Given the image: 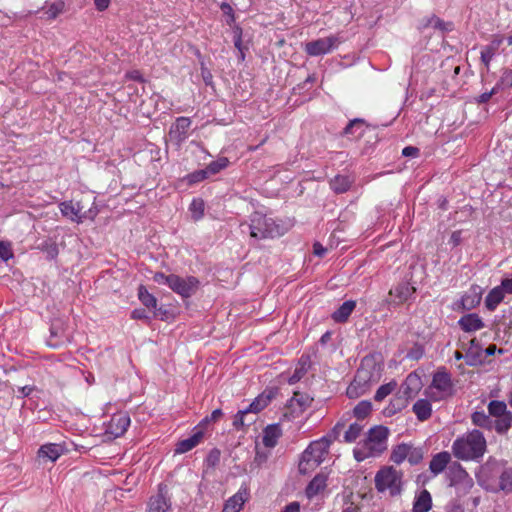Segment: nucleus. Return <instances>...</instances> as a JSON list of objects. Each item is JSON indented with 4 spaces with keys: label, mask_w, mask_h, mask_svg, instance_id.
<instances>
[{
    "label": "nucleus",
    "mask_w": 512,
    "mask_h": 512,
    "mask_svg": "<svg viewBox=\"0 0 512 512\" xmlns=\"http://www.w3.org/2000/svg\"><path fill=\"white\" fill-rule=\"evenodd\" d=\"M389 434V429L382 425L370 428L366 437L353 450L355 460L362 462L380 456L388 447Z\"/></svg>",
    "instance_id": "1"
},
{
    "label": "nucleus",
    "mask_w": 512,
    "mask_h": 512,
    "mask_svg": "<svg viewBox=\"0 0 512 512\" xmlns=\"http://www.w3.org/2000/svg\"><path fill=\"white\" fill-rule=\"evenodd\" d=\"M486 447L483 433L474 429L453 442L452 452L460 460H476L484 455Z\"/></svg>",
    "instance_id": "2"
},
{
    "label": "nucleus",
    "mask_w": 512,
    "mask_h": 512,
    "mask_svg": "<svg viewBox=\"0 0 512 512\" xmlns=\"http://www.w3.org/2000/svg\"><path fill=\"white\" fill-rule=\"evenodd\" d=\"M240 228L243 233L249 232L250 237L256 240L275 238L283 234L274 219L258 211L250 215L249 223H241Z\"/></svg>",
    "instance_id": "3"
},
{
    "label": "nucleus",
    "mask_w": 512,
    "mask_h": 512,
    "mask_svg": "<svg viewBox=\"0 0 512 512\" xmlns=\"http://www.w3.org/2000/svg\"><path fill=\"white\" fill-rule=\"evenodd\" d=\"M331 444V439L326 436L320 440L313 441L302 453L299 462V472L301 474H309L315 470L325 459Z\"/></svg>",
    "instance_id": "4"
},
{
    "label": "nucleus",
    "mask_w": 512,
    "mask_h": 512,
    "mask_svg": "<svg viewBox=\"0 0 512 512\" xmlns=\"http://www.w3.org/2000/svg\"><path fill=\"white\" fill-rule=\"evenodd\" d=\"M374 482L378 492L397 496L402 491V472L392 466H385L376 473Z\"/></svg>",
    "instance_id": "5"
},
{
    "label": "nucleus",
    "mask_w": 512,
    "mask_h": 512,
    "mask_svg": "<svg viewBox=\"0 0 512 512\" xmlns=\"http://www.w3.org/2000/svg\"><path fill=\"white\" fill-rule=\"evenodd\" d=\"M429 390V396L434 400L451 396L453 394V384L450 374L445 371L436 372Z\"/></svg>",
    "instance_id": "6"
},
{
    "label": "nucleus",
    "mask_w": 512,
    "mask_h": 512,
    "mask_svg": "<svg viewBox=\"0 0 512 512\" xmlns=\"http://www.w3.org/2000/svg\"><path fill=\"white\" fill-rule=\"evenodd\" d=\"M341 42L342 39L338 35H330L307 42L304 50L309 56L317 57L330 53L336 49Z\"/></svg>",
    "instance_id": "7"
},
{
    "label": "nucleus",
    "mask_w": 512,
    "mask_h": 512,
    "mask_svg": "<svg viewBox=\"0 0 512 512\" xmlns=\"http://www.w3.org/2000/svg\"><path fill=\"white\" fill-rule=\"evenodd\" d=\"M420 384V378L416 374L410 373L402 384L399 395L392 401L394 409L400 410L404 408L407 405L408 399L417 393Z\"/></svg>",
    "instance_id": "8"
},
{
    "label": "nucleus",
    "mask_w": 512,
    "mask_h": 512,
    "mask_svg": "<svg viewBox=\"0 0 512 512\" xmlns=\"http://www.w3.org/2000/svg\"><path fill=\"white\" fill-rule=\"evenodd\" d=\"M271 397L266 396L264 394L259 395L254 399L252 403L249 404L243 410H239L234 417L233 426L236 429L243 428L244 418L250 415H257L261 410H263L270 402Z\"/></svg>",
    "instance_id": "9"
},
{
    "label": "nucleus",
    "mask_w": 512,
    "mask_h": 512,
    "mask_svg": "<svg viewBox=\"0 0 512 512\" xmlns=\"http://www.w3.org/2000/svg\"><path fill=\"white\" fill-rule=\"evenodd\" d=\"M271 397L266 396L264 394L259 395L254 399L252 403L249 404L243 410H239L234 417L233 426L236 429L243 428L244 418L250 415H257L261 410H263L270 402Z\"/></svg>",
    "instance_id": "10"
},
{
    "label": "nucleus",
    "mask_w": 512,
    "mask_h": 512,
    "mask_svg": "<svg viewBox=\"0 0 512 512\" xmlns=\"http://www.w3.org/2000/svg\"><path fill=\"white\" fill-rule=\"evenodd\" d=\"M199 287V280L193 276L180 277L174 274L170 289L183 298L192 296Z\"/></svg>",
    "instance_id": "11"
},
{
    "label": "nucleus",
    "mask_w": 512,
    "mask_h": 512,
    "mask_svg": "<svg viewBox=\"0 0 512 512\" xmlns=\"http://www.w3.org/2000/svg\"><path fill=\"white\" fill-rule=\"evenodd\" d=\"M69 340L70 336L65 321L61 318L54 319L50 326V336L47 340L48 346L51 348H58Z\"/></svg>",
    "instance_id": "12"
},
{
    "label": "nucleus",
    "mask_w": 512,
    "mask_h": 512,
    "mask_svg": "<svg viewBox=\"0 0 512 512\" xmlns=\"http://www.w3.org/2000/svg\"><path fill=\"white\" fill-rule=\"evenodd\" d=\"M171 506L168 486L164 483H160L158 485L157 494L151 496L148 501V512H169Z\"/></svg>",
    "instance_id": "13"
},
{
    "label": "nucleus",
    "mask_w": 512,
    "mask_h": 512,
    "mask_svg": "<svg viewBox=\"0 0 512 512\" xmlns=\"http://www.w3.org/2000/svg\"><path fill=\"white\" fill-rule=\"evenodd\" d=\"M450 485L462 490L464 493L473 487V479L462 468L460 464H453L449 467Z\"/></svg>",
    "instance_id": "14"
},
{
    "label": "nucleus",
    "mask_w": 512,
    "mask_h": 512,
    "mask_svg": "<svg viewBox=\"0 0 512 512\" xmlns=\"http://www.w3.org/2000/svg\"><path fill=\"white\" fill-rule=\"evenodd\" d=\"M383 371V365L377 361L375 356H366L362 359L361 364L357 372H364L366 378L373 385L378 383L381 379Z\"/></svg>",
    "instance_id": "15"
},
{
    "label": "nucleus",
    "mask_w": 512,
    "mask_h": 512,
    "mask_svg": "<svg viewBox=\"0 0 512 512\" xmlns=\"http://www.w3.org/2000/svg\"><path fill=\"white\" fill-rule=\"evenodd\" d=\"M191 120L188 117H178L169 130V137L172 142L181 145L188 137V130Z\"/></svg>",
    "instance_id": "16"
},
{
    "label": "nucleus",
    "mask_w": 512,
    "mask_h": 512,
    "mask_svg": "<svg viewBox=\"0 0 512 512\" xmlns=\"http://www.w3.org/2000/svg\"><path fill=\"white\" fill-rule=\"evenodd\" d=\"M366 377L367 376L364 372H356L354 380L348 386L346 391L349 398H358L370 390L373 384L369 382Z\"/></svg>",
    "instance_id": "17"
},
{
    "label": "nucleus",
    "mask_w": 512,
    "mask_h": 512,
    "mask_svg": "<svg viewBox=\"0 0 512 512\" xmlns=\"http://www.w3.org/2000/svg\"><path fill=\"white\" fill-rule=\"evenodd\" d=\"M415 292V288L409 283H400L389 291L388 302L394 305H400L407 301Z\"/></svg>",
    "instance_id": "18"
},
{
    "label": "nucleus",
    "mask_w": 512,
    "mask_h": 512,
    "mask_svg": "<svg viewBox=\"0 0 512 512\" xmlns=\"http://www.w3.org/2000/svg\"><path fill=\"white\" fill-rule=\"evenodd\" d=\"M130 425V417L127 414H115L108 425V432L115 437L123 435Z\"/></svg>",
    "instance_id": "19"
},
{
    "label": "nucleus",
    "mask_w": 512,
    "mask_h": 512,
    "mask_svg": "<svg viewBox=\"0 0 512 512\" xmlns=\"http://www.w3.org/2000/svg\"><path fill=\"white\" fill-rule=\"evenodd\" d=\"M503 42V38L496 36L492 39V41L483 46L480 52V59L481 62L486 66V68H489L490 62L493 59V57L498 53L499 48Z\"/></svg>",
    "instance_id": "20"
},
{
    "label": "nucleus",
    "mask_w": 512,
    "mask_h": 512,
    "mask_svg": "<svg viewBox=\"0 0 512 512\" xmlns=\"http://www.w3.org/2000/svg\"><path fill=\"white\" fill-rule=\"evenodd\" d=\"M64 451L65 449L61 444L47 443L39 448L38 456L54 462L64 453Z\"/></svg>",
    "instance_id": "21"
},
{
    "label": "nucleus",
    "mask_w": 512,
    "mask_h": 512,
    "mask_svg": "<svg viewBox=\"0 0 512 512\" xmlns=\"http://www.w3.org/2000/svg\"><path fill=\"white\" fill-rule=\"evenodd\" d=\"M458 324L465 332H475L484 327L482 319L474 313L461 317Z\"/></svg>",
    "instance_id": "22"
},
{
    "label": "nucleus",
    "mask_w": 512,
    "mask_h": 512,
    "mask_svg": "<svg viewBox=\"0 0 512 512\" xmlns=\"http://www.w3.org/2000/svg\"><path fill=\"white\" fill-rule=\"evenodd\" d=\"M60 211L63 214V216L69 218L71 221L80 223L82 222V214L79 203H73L72 201H65L62 202L60 205Z\"/></svg>",
    "instance_id": "23"
},
{
    "label": "nucleus",
    "mask_w": 512,
    "mask_h": 512,
    "mask_svg": "<svg viewBox=\"0 0 512 512\" xmlns=\"http://www.w3.org/2000/svg\"><path fill=\"white\" fill-rule=\"evenodd\" d=\"M203 438V432L201 430L196 431L192 436L187 439H183L176 444L175 453L183 454L194 447H196Z\"/></svg>",
    "instance_id": "24"
},
{
    "label": "nucleus",
    "mask_w": 512,
    "mask_h": 512,
    "mask_svg": "<svg viewBox=\"0 0 512 512\" xmlns=\"http://www.w3.org/2000/svg\"><path fill=\"white\" fill-rule=\"evenodd\" d=\"M482 296V290L479 286H472L469 291L462 297L461 303L464 309L471 310L476 307Z\"/></svg>",
    "instance_id": "25"
},
{
    "label": "nucleus",
    "mask_w": 512,
    "mask_h": 512,
    "mask_svg": "<svg viewBox=\"0 0 512 512\" xmlns=\"http://www.w3.org/2000/svg\"><path fill=\"white\" fill-rule=\"evenodd\" d=\"M282 435V430L280 428V425L273 424L269 425L264 429L263 432V444L267 448H273L276 446L278 439Z\"/></svg>",
    "instance_id": "26"
},
{
    "label": "nucleus",
    "mask_w": 512,
    "mask_h": 512,
    "mask_svg": "<svg viewBox=\"0 0 512 512\" xmlns=\"http://www.w3.org/2000/svg\"><path fill=\"white\" fill-rule=\"evenodd\" d=\"M432 507V497L426 489L420 491L413 502V512H428Z\"/></svg>",
    "instance_id": "27"
},
{
    "label": "nucleus",
    "mask_w": 512,
    "mask_h": 512,
    "mask_svg": "<svg viewBox=\"0 0 512 512\" xmlns=\"http://www.w3.org/2000/svg\"><path fill=\"white\" fill-rule=\"evenodd\" d=\"M450 459L451 456L448 452H440L436 454L430 461V471L435 475L443 472L448 463L450 462Z\"/></svg>",
    "instance_id": "28"
},
{
    "label": "nucleus",
    "mask_w": 512,
    "mask_h": 512,
    "mask_svg": "<svg viewBox=\"0 0 512 512\" xmlns=\"http://www.w3.org/2000/svg\"><path fill=\"white\" fill-rule=\"evenodd\" d=\"M356 302L353 300L345 301L336 311L332 314V319L335 322L343 323L347 321L353 310L355 309Z\"/></svg>",
    "instance_id": "29"
},
{
    "label": "nucleus",
    "mask_w": 512,
    "mask_h": 512,
    "mask_svg": "<svg viewBox=\"0 0 512 512\" xmlns=\"http://www.w3.org/2000/svg\"><path fill=\"white\" fill-rule=\"evenodd\" d=\"M505 293L499 286L494 287L485 298V307L489 311H494L503 301Z\"/></svg>",
    "instance_id": "30"
},
{
    "label": "nucleus",
    "mask_w": 512,
    "mask_h": 512,
    "mask_svg": "<svg viewBox=\"0 0 512 512\" xmlns=\"http://www.w3.org/2000/svg\"><path fill=\"white\" fill-rule=\"evenodd\" d=\"M327 478L323 474L316 475L308 484L306 488V495L308 498L316 496L319 492L326 487Z\"/></svg>",
    "instance_id": "31"
},
{
    "label": "nucleus",
    "mask_w": 512,
    "mask_h": 512,
    "mask_svg": "<svg viewBox=\"0 0 512 512\" xmlns=\"http://www.w3.org/2000/svg\"><path fill=\"white\" fill-rule=\"evenodd\" d=\"M413 412L417 416L418 420L425 421L430 418L432 413V407L428 400L419 399L413 405Z\"/></svg>",
    "instance_id": "32"
},
{
    "label": "nucleus",
    "mask_w": 512,
    "mask_h": 512,
    "mask_svg": "<svg viewBox=\"0 0 512 512\" xmlns=\"http://www.w3.org/2000/svg\"><path fill=\"white\" fill-rule=\"evenodd\" d=\"M244 495H245V492L243 493V492L239 491L238 493H236L235 495L230 497L225 502L222 512H240V510L242 509V507L246 501V498L244 497Z\"/></svg>",
    "instance_id": "33"
},
{
    "label": "nucleus",
    "mask_w": 512,
    "mask_h": 512,
    "mask_svg": "<svg viewBox=\"0 0 512 512\" xmlns=\"http://www.w3.org/2000/svg\"><path fill=\"white\" fill-rule=\"evenodd\" d=\"M351 184L352 180L346 175H337L330 181V187L336 193H344L348 191Z\"/></svg>",
    "instance_id": "34"
},
{
    "label": "nucleus",
    "mask_w": 512,
    "mask_h": 512,
    "mask_svg": "<svg viewBox=\"0 0 512 512\" xmlns=\"http://www.w3.org/2000/svg\"><path fill=\"white\" fill-rule=\"evenodd\" d=\"M496 418L494 423L495 430L500 434L506 433L512 426V412L507 411Z\"/></svg>",
    "instance_id": "35"
},
{
    "label": "nucleus",
    "mask_w": 512,
    "mask_h": 512,
    "mask_svg": "<svg viewBox=\"0 0 512 512\" xmlns=\"http://www.w3.org/2000/svg\"><path fill=\"white\" fill-rule=\"evenodd\" d=\"M313 401V398L308 394L295 392L293 397L291 398L290 405L295 408L298 407L300 411H304L308 408Z\"/></svg>",
    "instance_id": "36"
},
{
    "label": "nucleus",
    "mask_w": 512,
    "mask_h": 512,
    "mask_svg": "<svg viewBox=\"0 0 512 512\" xmlns=\"http://www.w3.org/2000/svg\"><path fill=\"white\" fill-rule=\"evenodd\" d=\"M309 368V359L308 357H301L297 367L295 368L294 373L289 378L290 384H295L298 382L308 371Z\"/></svg>",
    "instance_id": "37"
},
{
    "label": "nucleus",
    "mask_w": 512,
    "mask_h": 512,
    "mask_svg": "<svg viewBox=\"0 0 512 512\" xmlns=\"http://www.w3.org/2000/svg\"><path fill=\"white\" fill-rule=\"evenodd\" d=\"M408 451H409L408 444L402 443V444L397 445L392 450V453L390 456L391 461L396 464L402 463L405 459H407Z\"/></svg>",
    "instance_id": "38"
},
{
    "label": "nucleus",
    "mask_w": 512,
    "mask_h": 512,
    "mask_svg": "<svg viewBox=\"0 0 512 512\" xmlns=\"http://www.w3.org/2000/svg\"><path fill=\"white\" fill-rule=\"evenodd\" d=\"M471 420L475 426H479L482 428L491 429L493 426V422L490 418V415H487L484 412H474L471 416Z\"/></svg>",
    "instance_id": "39"
},
{
    "label": "nucleus",
    "mask_w": 512,
    "mask_h": 512,
    "mask_svg": "<svg viewBox=\"0 0 512 512\" xmlns=\"http://www.w3.org/2000/svg\"><path fill=\"white\" fill-rule=\"evenodd\" d=\"M138 298L147 308L154 309L157 306V299L143 285H140L138 288Z\"/></svg>",
    "instance_id": "40"
},
{
    "label": "nucleus",
    "mask_w": 512,
    "mask_h": 512,
    "mask_svg": "<svg viewBox=\"0 0 512 512\" xmlns=\"http://www.w3.org/2000/svg\"><path fill=\"white\" fill-rule=\"evenodd\" d=\"M397 387L396 381H390L387 384L381 385L374 396L375 401L381 402L383 401L388 395H390L395 388Z\"/></svg>",
    "instance_id": "41"
},
{
    "label": "nucleus",
    "mask_w": 512,
    "mask_h": 512,
    "mask_svg": "<svg viewBox=\"0 0 512 512\" xmlns=\"http://www.w3.org/2000/svg\"><path fill=\"white\" fill-rule=\"evenodd\" d=\"M372 410V404L370 401H360L353 409V414L358 419H364L367 417Z\"/></svg>",
    "instance_id": "42"
},
{
    "label": "nucleus",
    "mask_w": 512,
    "mask_h": 512,
    "mask_svg": "<svg viewBox=\"0 0 512 512\" xmlns=\"http://www.w3.org/2000/svg\"><path fill=\"white\" fill-rule=\"evenodd\" d=\"M363 426L359 423L350 424L348 430L344 434V441L347 443L354 442L361 434Z\"/></svg>",
    "instance_id": "43"
},
{
    "label": "nucleus",
    "mask_w": 512,
    "mask_h": 512,
    "mask_svg": "<svg viewBox=\"0 0 512 512\" xmlns=\"http://www.w3.org/2000/svg\"><path fill=\"white\" fill-rule=\"evenodd\" d=\"M507 411V405L503 401L493 400L488 404V412L490 416H501Z\"/></svg>",
    "instance_id": "44"
},
{
    "label": "nucleus",
    "mask_w": 512,
    "mask_h": 512,
    "mask_svg": "<svg viewBox=\"0 0 512 512\" xmlns=\"http://www.w3.org/2000/svg\"><path fill=\"white\" fill-rule=\"evenodd\" d=\"M500 489L505 492L512 491V469H506L500 475L499 480Z\"/></svg>",
    "instance_id": "45"
},
{
    "label": "nucleus",
    "mask_w": 512,
    "mask_h": 512,
    "mask_svg": "<svg viewBox=\"0 0 512 512\" xmlns=\"http://www.w3.org/2000/svg\"><path fill=\"white\" fill-rule=\"evenodd\" d=\"M229 160L226 157L218 158L216 161L211 162L206 168L209 175H214L228 166Z\"/></svg>",
    "instance_id": "46"
},
{
    "label": "nucleus",
    "mask_w": 512,
    "mask_h": 512,
    "mask_svg": "<svg viewBox=\"0 0 512 512\" xmlns=\"http://www.w3.org/2000/svg\"><path fill=\"white\" fill-rule=\"evenodd\" d=\"M190 211L194 220H199L204 214V201L194 199L190 204Z\"/></svg>",
    "instance_id": "47"
},
{
    "label": "nucleus",
    "mask_w": 512,
    "mask_h": 512,
    "mask_svg": "<svg viewBox=\"0 0 512 512\" xmlns=\"http://www.w3.org/2000/svg\"><path fill=\"white\" fill-rule=\"evenodd\" d=\"M479 346L476 339L470 340V347L465 355L466 363L470 366L475 364V355L478 353Z\"/></svg>",
    "instance_id": "48"
},
{
    "label": "nucleus",
    "mask_w": 512,
    "mask_h": 512,
    "mask_svg": "<svg viewBox=\"0 0 512 512\" xmlns=\"http://www.w3.org/2000/svg\"><path fill=\"white\" fill-rule=\"evenodd\" d=\"M423 458V452L421 448L413 447L409 445V451L407 455V459L410 464L415 465L418 464Z\"/></svg>",
    "instance_id": "49"
},
{
    "label": "nucleus",
    "mask_w": 512,
    "mask_h": 512,
    "mask_svg": "<svg viewBox=\"0 0 512 512\" xmlns=\"http://www.w3.org/2000/svg\"><path fill=\"white\" fill-rule=\"evenodd\" d=\"M498 88H512V69H505L496 84Z\"/></svg>",
    "instance_id": "50"
},
{
    "label": "nucleus",
    "mask_w": 512,
    "mask_h": 512,
    "mask_svg": "<svg viewBox=\"0 0 512 512\" xmlns=\"http://www.w3.org/2000/svg\"><path fill=\"white\" fill-rule=\"evenodd\" d=\"M64 4L62 2L51 4L44 12L48 19L56 18L62 11Z\"/></svg>",
    "instance_id": "51"
},
{
    "label": "nucleus",
    "mask_w": 512,
    "mask_h": 512,
    "mask_svg": "<svg viewBox=\"0 0 512 512\" xmlns=\"http://www.w3.org/2000/svg\"><path fill=\"white\" fill-rule=\"evenodd\" d=\"M210 175L208 173L207 168L195 171L188 175V182L189 183H197L200 182L206 178H208Z\"/></svg>",
    "instance_id": "52"
},
{
    "label": "nucleus",
    "mask_w": 512,
    "mask_h": 512,
    "mask_svg": "<svg viewBox=\"0 0 512 512\" xmlns=\"http://www.w3.org/2000/svg\"><path fill=\"white\" fill-rule=\"evenodd\" d=\"M12 257L11 244L9 242L0 241V258L4 261H8Z\"/></svg>",
    "instance_id": "53"
},
{
    "label": "nucleus",
    "mask_w": 512,
    "mask_h": 512,
    "mask_svg": "<svg viewBox=\"0 0 512 512\" xmlns=\"http://www.w3.org/2000/svg\"><path fill=\"white\" fill-rule=\"evenodd\" d=\"M174 274L165 275L164 273L157 272L153 276V280L158 284H164L170 287Z\"/></svg>",
    "instance_id": "54"
},
{
    "label": "nucleus",
    "mask_w": 512,
    "mask_h": 512,
    "mask_svg": "<svg viewBox=\"0 0 512 512\" xmlns=\"http://www.w3.org/2000/svg\"><path fill=\"white\" fill-rule=\"evenodd\" d=\"M363 125V121L361 119H354L348 123V125L344 129V134L353 135L356 130L361 129Z\"/></svg>",
    "instance_id": "55"
},
{
    "label": "nucleus",
    "mask_w": 512,
    "mask_h": 512,
    "mask_svg": "<svg viewBox=\"0 0 512 512\" xmlns=\"http://www.w3.org/2000/svg\"><path fill=\"white\" fill-rule=\"evenodd\" d=\"M234 34H235L234 35V45L239 50L240 59L243 60L244 59V53L242 51L241 29L240 28H236L234 30Z\"/></svg>",
    "instance_id": "56"
},
{
    "label": "nucleus",
    "mask_w": 512,
    "mask_h": 512,
    "mask_svg": "<svg viewBox=\"0 0 512 512\" xmlns=\"http://www.w3.org/2000/svg\"><path fill=\"white\" fill-rule=\"evenodd\" d=\"M35 390V386L33 385H25L17 388L19 398L28 397L31 395V393Z\"/></svg>",
    "instance_id": "57"
},
{
    "label": "nucleus",
    "mask_w": 512,
    "mask_h": 512,
    "mask_svg": "<svg viewBox=\"0 0 512 512\" xmlns=\"http://www.w3.org/2000/svg\"><path fill=\"white\" fill-rule=\"evenodd\" d=\"M269 457V453L256 449V455L254 458V463L257 464V466H261L264 464Z\"/></svg>",
    "instance_id": "58"
},
{
    "label": "nucleus",
    "mask_w": 512,
    "mask_h": 512,
    "mask_svg": "<svg viewBox=\"0 0 512 512\" xmlns=\"http://www.w3.org/2000/svg\"><path fill=\"white\" fill-rule=\"evenodd\" d=\"M429 25H431L435 29H438L441 31L447 30L446 23L443 22L440 18L435 17V16L431 17V19L429 20Z\"/></svg>",
    "instance_id": "59"
},
{
    "label": "nucleus",
    "mask_w": 512,
    "mask_h": 512,
    "mask_svg": "<svg viewBox=\"0 0 512 512\" xmlns=\"http://www.w3.org/2000/svg\"><path fill=\"white\" fill-rule=\"evenodd\" d=\"M498 90H499L498 86H497V85H495V87H493V88L491 89V91H489V92H485V93H482V94L479 96V98H478V102H479V103H486V102H488V101L490 100V98H491L494 94H496V93L498 92Z\"/></svg>",
    "instance_id": "60"
},
{
    "label": "nucleus",
    "mask_w": 512,
    "mask_h": 512,
    "mask_svg": "<svg viewBox=\"0 0 512 512\" xmlns=\"http://www.w3.org/2000/svg\"><path fill=\"white\" fill-rule=\"evenodd\" d=\"M219 458H220V452L218 450L214 449V450H211L210 453L208 454L207 462L210 465L214 466L219 461Z\"/></svg>",
    "instance_id": "61"
},
{
    "label": "nucleus",
    "mask_w": 512,
    "mask_h": 512,
    "mask_svg": "<svg viewBox=\"0 0 512 512\" xmlns=\"http://www.w3.org/2000/svg\"><path fill=\"white\" fill-rule=\"evenodd\" d=\"M499 287L504 293H512V278L503 279Z\"/></svg>",
    "instance_id": "62"
},
{
    "label": "nucleus",
    "mask_w": 512,
    "mask_h": 512,
    "mask_svg": "<svg viewBox=\"0 0 512 512\" xmlns=\"http://www.w3.org/2000/svg\"><path fill=\"white\" fill-rule=\"evenodd\" d=\"M223 416L221 409H215L209 417L205 418V422H216Z\"/></svg>",
    "instance_id": "63"
},
{
    "label": "nucleus",
    "mask_w": 512,
    "mask_h": 512,
    "mask_svg": "<svg viewBox=\"0 0 512 512\" xmlns=\"http://www.w3.org/2000/svg\"><path fill=\"white\" fill-rule=\"evenodd\" d=\"M300 511V505L298 502H291L288 504L282 512H299Z\"/></svg>",
    "instance_id": "64"
}]
</instances>
